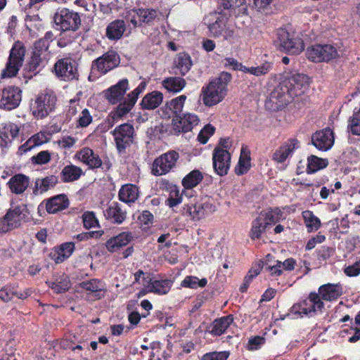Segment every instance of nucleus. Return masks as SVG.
Here are the masks:
<instances>
[{"label": "nucleus", "instance_id": "1", "mask_svg": "<svg viewBox=\"0 0 360 360\" xmlns=\"http://www.w3.org/2000/svg\"><path fill=\"white\" fill-rule=\"evenodd\" d=\"M230 79L229 74L222 73L202 88L201 96L205 105L211 107L222 101L227 91L226 82Z\"/></svg>", "mask_w": 360, "mask_h": 360}, {"label": "nucleus", "instance_id": "2", "mask_svg": "<svg viewBox=\"0 0 360 360\" xmlns=\"http://www.w3.org/2000/svg\"><path fill=\"white\" fill-rule=\"evenodd\" d=\"M280 82L285 86L288 92L293 98L303 94L309 88L311 83L309 77L304 74L297 72H285Z\"/></svg>", "mask_w": 360, "mask_h": 360}, {"label": "nucleus", "instance_id": "3", "mask_svg": "<svg viewBox=\"0 0 360 360\" xmlns=\"http://www.w3.org/2000/svg\"><path fill=\"white\" fill-rule=\"evenodd\" d=\"M26 51L25 46L22 42L17 41L14 43L10 51L6 67L1 73L3 78L13 77L17 75L22 66Z\"/></svg>", "mask_w": 360, "mask_h": 360}, {"label": "nucleus", "instance_id": "4", "mask_svg": "<svg viewBox=\"0 0 360 360\" xmlns=\"http://www.w3.org/2000/svg\"><path fill=\"white\" fill-rule=\"evenodd\" d=\"M292 96L281 82L273 89L265 101V108L269 111L285 108L292 101Z\"/></svg>", "mask_w": 360, "mask_h": 360}, {"label": "nucleus", "instance_id": "5", "mask_svg": "<svg viewBox=\"0 0 360 360\" xmlns=\"http://www.w3.org/2000/svg\"><path fill=\"white\" fill-rule=\"evenodd\" d=\"M57 98L52 91L39 94L32 106V115L37 119H43L56 108Z\"/></svg>", "mask_w": 360, "mask_h": 360}, {"label": "nucleus", "instance_id": "6", "mask_svg": "<svg viewBox=\"0 0 360 360\" xmlns=\"http://www.w3.org/2000/svg\"><path fill=\"white\" fill-rule=\"evenodd\" d=\"M53 20L58 29L62 31H75L81 25L79 14L65 8H60L55 13Z\"/></svg>", "mask_w": 360, "mask_h": 360}, {"label": "nucleus", "instance_id": "7", "mask_svg": "<svg viewBox=\"0 0 360 360\" xmlns=\"http://www.w3.org/2000/svg\"><path fill=\"white\" fill-rule=\"evenodd\" d=\"M279 46L284 51L291 55H299L304 49V41L294 32L281 30L278 34Z\"/></svg>", "mask_w": 360, "mask_h": 360}, {"label": "nucleus", "instance_id": "8", "mask_svg": "<svg viewBox=\"0 0 360 360\" xmlns=\"http://www.w3.org/2000/svg\"><path fill=\"white\" fill-rule=\"evenodd\" d=\"M142 88L138 86L127 95V98L120 103L117 108L110 113L108 117V122L110 127H112L117 120L124 117L129 113L134 106Z\"/></svg>", "mask_w": 360, "mask_h": 360}, {"label": "nucleus", "instance_id": "9", "mask_svg": "<svg viewBox=\"0 0 360 360\" xmlns=\"http://www.w3.org/2000/svg\"><path fill=\"white\" fill-rule=\"evenodd\" d=\"M179 158V153L174 150H171L161 155L153 163V174L161 176L167 174L175 167Z\"/></svg>", "mask_w": 360, "mask_h": 360}, {"label": "nucleus", "instance_id": "10", "mask_svg": "<svg viewBox=\"0 0 360 360\" xmlns=\"http://www.w3.org/2000/svg\"><path fill=\"white\" fill-rule=\"evenodd\" d=\"M22 100V91L14 86H8L0 89V108L13 110L17 108Z\"/></svg>", "mask_w": 360, "mask_h": 360}, {"label": "nucleus", "instance_id": "11", "mask_svg": "<svg viewBox=\"0 0 360 360\" xmlns=\"http://www.w3.org/2000/svg\"><path fill=\"white\" fill-rule=\"evenodd\" d=\"M157 16L156 11L152 9H132L127 12L125 18L134 27L141 26L143 23H148Z\"/></svg>", "mask_w": 360, "mask_h": 360}, {"label": "nucleus", "instance_id": "12", "mask_svg": "<svg viewBox=\"0 0 360 360\" xmlns=\"http://www.w3.org/2000/svg\"><path fill=\"white\" fill-rule=\"evenodd\" d=\"M231 155L226 149L216 147L213 153V166L217 173L221 176L227 174L230 167Z\"/></svg>", "mask_w": 360, "mask_h": 360}, {"label": "nucleus", "instance_id": "13", "mask_svg": "<svg viewBox=\"0 0 360 360\" xmlns=\"http://www.w3.org/2000/svg\"><path fill=\"white\" fill-rule=\"evenodd\" d=\"M209 30L214 37L223 40H231L235 37L233 27L224 19L216 20L209 26Z\"/></svg>", "mask_w": 360, "mask_h": 360}, {"label": "nucleus", "instance_id": "14", "mask_svg": "<svg viewBox=\"0 0 360 360\" xmlns=\"http://www.w3.org/2000/svg\"><path fill=\"white\" fill-rule=\"evenodd\" d=\"M120 63V57L115 51H108L97 58L93 68L102 74H105L117 67Z\"/></svg>", "mask_w": 360, "mask_h": 360}, {"label": "nucleus", "instance_id": "15", "mask_svg": "<svg viewBox=\"0 0 360 360\" xmlns=\"http://www.w3.org/2000/svg\"><path fill=\"white\" fill-rule=\"evenodd\" d=\"M315 172V156H309L307 161L300 162L298 166V175L300 178L297 179L300 184L307 186L312 185L313 174Z\"/></svg>", "mask_w": 360, "mask_h": 360}, {"label": "nucleus", "instance_id": "16", "mask_svg": "<svg viewBox=\"0 0 360 360\" xmlns=\"http://www.w3.org/2000/svg\"><path fill=\"white\" fill-rule=\"evenodd\" d=\"M54 70L56 74L64 79H72L77 74L76 63L69 58L58 60L54 65Z\"/></svg>", "mask_w": 360, "mask_h": 360}, {"label": "nucleus", "instance_id": "17", "mask_svg": "<svg viewBox=\"0 0 360 360\" xmlns=\"http://www.w3.org/2000/svg\"><path fill=\"white\" fill-rule=\"evenodd\" d=\"M186 99V96L181 95L167 102L160 109L162 117L166 119L177 117L183 111Z\"/></svg>", "mask_w": 360, "mask_h": 360}, {"label": "nucleus", "instance_id": "18", "mask_svg": "<svg viewBox=\"0 0 360 360\" xmlns=\"http://www.w3.org/2000/svg\"><path fill=\"white\" fill-rule=\"evenodd\" d=\"M21 211L19 207L9 210L4 217L0 219V233H6L20 225Z\"/></svg>", "mask_w": 360, "mask_h": 360}, {"label": "nucleus", "instance_id": "19", "mask_svg": "<svg viewBox=\"0 0 360 360\" xmlns=\"http://www.w3.org/2000/svg\"><path fill=\"white\" fill-rule=\"evenodd\" d=\"M129 82L124 79L103 91L105 98L112 104L120 101L128 90Z\"/></svg>", "mask_w": 360, "mask_h": 360}, {"label": "nucleus", "instance_id": "20", "mask_svg": "<svg viewBox=\"0 0 360 360\" xmlns=\"http://www.w3.org/2000/svg\"><path fill=\"white\" fill-rule=\"evenodd\" d=\"M113 134L117 148H124L133 141L134 128L129 124H123L114 130Z\"/></svg>", "mask_w": 360, "mask_h": 360}, {"label": "nucleus", "instance_id": "21", "mask_svg": "<svg viewBox=\"0 0 360 360\" xmlns=\"http://www.w3.org/2000/svg\"><path fill=\"white\" fill-rule=\"evenodd\" d=\"M335 142V134L330 127L316 131V149L322 151L330 150Z\"/></svg>", "mask_w": 360, "mask_h": 360}, {"label": "nucleus", "instance_id": "22", "mask_svg": "<svg viewBox=\"0 0 360 360\" xmlns=\"http://www.w3.org/2000/svg\"><path fill=\"white\" fill-rule=\"evenodd\" d=\"M343 293V288L340 283H327L319 287V295L326 301L337 300Z\"/></svg>", "mask_w": 360, "mask_h": 360}, {"label": "nucleus", "instance_id": "23", "mask_svg": "<svg viewBox=\"0 0 360 360\" xmlns=\"http://www.w3.org/2000/svg\"><path fill=\"white\" fill-rule=\"evenodd\" d=\"M174 129L176 132L189 131L197 126L199 123V119L197 115L191 113L185 114L183 117L173 120L172 121Z\"/></svg>", "mask_w": 360, "mask_h": 360}, {"label": "nucleus", "instance_id": "24", "mask_svg": "<svg viewBox=\"0 0 360 360\" xmlns=\"http://www.w3.org/2000/svg\"><path fill=\"white\" fill-rule=\"evenodd\" d=\"M51 135L45 131H39L32 136L23 145L18 148L19 154L22 155L32 148L47 143Z\"/></svg>", "mask_w": 360, "mask_h": 360}, {"label": "nucleus", "instance_id": "25", "mask_svg": "<svg viewBox=\"0 0 360 360\" xmlns=\"http://www.w3.org/2000/svg\"><path fill=\"white\" fill-rule=\"evenodd\" d=\"M76 158L91 168H98L102 164L99 156L95 154L89 148L82 149L76 154Z\"/></svg>", "mask_w": 360, "mask_h": 360}, {"label": "nucleus", "instance_id": "26", "mask_svg": "<svg viewBox=\"0 0 360 360\" xmlns=\"http://www.w3.org/2000/svg\"><path fill=\"white\" fill-rule=\"evenodd\" d=\"M297 144V141L296 140H289L274 153L272 159L278 163L285 162L296 148Z\"/></svg>", "mask_w": 360, "mask_h": 360}, {"label": "nucleus", "instance_id": "27", "mask_svg": "<svg viewBox=\"0 0 360 360\" xmlns=\"http://www.w3.org/2000/svg\"><path fill=\"white\" fill-rule=\"evenodd\" d=\"M75 245L72 243H66L61 245L59 248H55L51 252L49 256L56 263L63 262L68 258L72 253Z\"/></svg>", "mask_w": 360, "mask_h": 360}, {"label": "nucleus", "instance_id": "28", "mask_svg": "<svg viewBox=\"0 0 360 360\" xmlns=\"http://www.w3.org/2000/svg\"><path fill=\"white\" fill-rule=\"evenodd\" d=\"M29 184V178L21 174L13 176L8 181L9 188L15 194L22 193L27 188Z\"/></svg>", "mask_w": 360, "mask_h": 360}, {"label": "nucleus", "instance_id": "29", "mask_svg": "<svg viewBox=\"0 0 360 360\" xmlns=\"http://www.w3.org/2000/svg\"><path fill=\"white\" fill-rule=\"evenodd\" d=\"M339 56L337 49L331 44H316V57L320 61L329 62Z\"/></svg>", "mask_w": 360, "mask_h": 360}, {"label": "nucleus", "instance_id": "30", "mask_svg": "<svg viewBox=\"0 0 360 360\" xmlns=\"http://www.w3.org/2000/svg\"><path fill=\"white\" fill-rule=\"evenodd\" d=\"M126 30L124 20H116L110 22L106 28V36L109 39H120Z\"/></svg>", "mask_w": 360, "mask_h": 360}, {"label": "nucleus", "instance_id": "31", "mask_svg": "<svg viewBox=\"0 0 360 360\" xmlns=\"http://www.w3.org/2000/svg\"><path fill=\"white\" fill-rule=\"evenodd\" d=\"M68 206V200L64 195H56L49 199L46 203V209L50 214L61 211Z\"/></svg>", "mask_w": 360, "mask_h": 360}, {"label": "nucleus", "instance_id": "32", "mask_svg": "<svg viewBox=\"0 0 360 360\" xmlns=\"http://www.w3.org/2000/svg\"><path fill=\"white\" fill-rule=\"evenodd\" d=\"M131 236L129 233H122L118 236L109 239L106 242V248L108 251L114 252L123 246L127 245L131 240Z\"/></svg>", "mask_w": 360, "mask_h": 360}, {"label": "nucleus", "instance_id": "33", "mask_svg": "<svg viewBox=\"0 0 360 360\" xmlns=\"http://www.w3.org/2000/svg\"><path fill=\"white\" fill-rule=\"evenodd\" d=\"M163 100V95L159 91H153L146 95L141 103L143 109L152 110L158 107Z\"/></svg>", "mask_w": 360, "mask_h": 360}, {"label": "nucleus", "instance_id": "34", "mask_svg": "<svg viewBox=\"0 0 360 360\" xmlns=\"http://www.w3.org/2000/svg\"><path fill=\"white\" fill-rule=\"evenodd\" d=\"M283 214L279 208L267 209L260 212L259 217L265 224L272 226L282 218Z\"/></svg>", "mask_w": 360, "mask_h": 360}, {"label": "nucleus", "instance_id": "35", "mask_svg": "<svg viewBox=\"0 0 360 360\" xmlns=\"http://www.w3.org/2000/svg\"><path fill=\"white\" fill-rule=\"evenodd\" d=\"M138 188L132 184H126L122 186L119 192L120 199L125 202H134L139 197Z\"/></svg>", "mask_w": 360, "mask_h": 360}, {"label": "nucleus", "instance_id": "36", "mask_svg": "<svg viewBox=\"0 0 360 360\" xmlns=\"http://www.w3.org/2000/svg\"><path fill=\"white\" fill-rule=\"evenodd\" d=\"M186 80L179 77H170L162 81V86L172 93H178L186 86Z\"/></svg>", "mask_w": 360, "mask_h": 360}, {"label": "nucleus", "instance_id": "37", "mask_svg": "<svg viewBox=\"0 0 360 360\" xmlns=\"http://www.w3.org/2000/svg\"><path fill=\"white\" fill-rule=\"evenodd\" d=\"M315 307V295L311 293L307 300L294 304L292 307V311L295 314H307L314 310Z\"/></svg>", "mask_w": 360, "mask_h": 360}, {"label": "nucleus", "instance_id": "38", "mask_svg": "<svg viewBox=\"0 0 360 360\" xmlns=\"http://www.w3.org/2000/svg\"><path fill=\"white\" fill-rule=\"evenodd\" d=\"M80 285L84 290L96 293L98 298L103 297L105 292V285L99 280L92 279L84 281L80 283Z\"/></svg>", "mask_w": 360, "mask_h": 360}, {"label": "nucleus", "instance_id": "39", "mask_svg": "<svg viewBox=\"0 0 360 360\" xmlns=\"http://www.w3.org/2000/svg\"><path fill=\"white\" fill-rule=\"evenodd\" d=\"M172 287V281L169 280L154 281L149 282L147 288L149 292L160 295L167 294Z\"/></svg>", "mask_w": 360, "mask_h": 360}, {"label": "nucleus", "instance_id": "40", "mask_svg": "<svg viewBox=\"0 0 360 360\" xmlns=\"http://www.w3.org/2000/svg\"><path fill=\"white\" fill-rule=\"evenodd\" d=\"M231 316H224L215 320L212 324L210 333L214 335H220L225 332L227 328L233 322Z\"/></svg>", "mask_w": 360, "mask_h": 360}, {"label": "nucleus", "instance_id": "41", "mask_svg": "<svg viewBox=\"0 0 360 360\" xmlns=\"http://www.w3.org/2000/svg\"><path fill=\"white\" fill-rule=\"evenodd\" d=\"M82 173V169L75 165L65 166L62 170L63 180L65 182L73 181L79 179Z\"/></svg>", "mask_w": 360, "mask_h": 360}, {"label": "nucleus", "instance_id": "42", "mask_svg": "<svg viewBox=\"0 0 360 360\" xmlns=\"http://www.w3.org/2000/svg\"><path fill=\"white\" fill-rule=\"evenodd\" d=\"M108 218L116 223H122L125 219V213L122 212L117 203L111 204L106 210Z\"/></svg>", "mask_w": 360, "mask_h": 360}, {"label": "nucleus", "instance_id": "43", "mask_svg": "<svg viewBox=\"0 0 360 360\" xmlns=\"http://www.w3.org/2000/svg\"><path fill=\"white\" fill-rule=\"evenodd\" d=\"M202 179L201 173L198 170H193L184 178L182 184L186 188H192L198 185Z\"/></svg>", "mask_w": 360, "mask_h": 360}, {"label": "nucleus", "instance_id": "44", "mask_svg": "<svg viewBox=\"0 0 360 360\" xmlns=\"http://www.w3.org/2000/svg\"><path fill=\"white\" fill-rule=\"evenodd\" d=\"M71 283L70 279L67 276H62L53 282L50 287L54 292L57 293H63L68 290L70 288Z\"/></svg>", "mask_w": 360, "mask_h": 360}, {"label": "nucleus", "instance_id": "45", "mask_svg": "<svg viewBox=\"0 0 360 360\" xmlns=\"http://www.w3.org/2000/svg\"><path fill=\"white\" fill-rule=\"evenodd\" d=\"M207 284L205 278L198 279L195 276H186L181 282V286L184 288H189L195 289L198 287L203 288Z\"/></svg>", "mask_w": 360, "mask_h": 360}, {"label": "nucleus", "instance_id": "46", "mask_svg": "<svg viewBox=\"0 0 360 360\" xmlns=\"http://www.w3.org/2000/svg\"><path fill=\"white\" fill-rule=\"evenodd\" d=\"M191 61L190 57L186 54H179L176 64V67L179 70L180 74L184 75L188 72L191 67Z\"/></svg>", "mask_w": 360, "mask_h": 360}, {"label": "nucleus", "instance_id": "47", "mask_svg": "<svg viewBox=\"0 0 360 360\" xmlns=\"http://www.w3.org/2000/svg\"><path fill=\"white\" fill-rule=\"evenodd\" d=\"M268 225L260 220L259 217L255 219V224L251 229L250 236L252 239L259 238L261 235L266 231Z\"/></svg>", "mask_w": 360, "mask_h": 360}, {"label": "nucleus", "instance_id": "48", "mask_svg": "<svg viewBox=\"0 0 360 360\" xmlns=\"http://www.w3.org/2000/svg\"><path fill=\"white\" fill-rule=\"evenodd\" d=\"M250 167V156L241 152L240 157L238 162V165L236 168V172L238 174H243L245 173Z\"/></svg>", "mask_w": 360, "mask_h": 360}, {"label": "nucleus", "instance_id": "49", "mask_svg": "<svg viewBox=\"0 0 360 360\" xmlns=\"http://www.w3.org/2000/svg\"><path fill=\"white\" fill-rule=\"evenodd\" d=\"M57 182L56 176H51L36 181V187L40 192L46 191Z\"/></svg>", "mask_w": 360, "mask_h": 360}, {"label": "nucleus", "instance_id": "50", "mask_svg": "<svg viewBox=\"0 0 360 360\" xmlns=\"http://www.w3.org/2000/svg\"><path fill=\"white\" fill-rule=\"evenodd\" d=\"M181 201V194L180 193L179 189L176 186L171 187L169 191V195L167 199L168 205L169 207H174L179 204Z\"/></svg>", "mask_w": 360, "mask_h": 360}, {"label": "nucleus", "instance_id": "51", "mask_svg": "<svg viewBox=\"0 0 360 360\" xmlns=\"http://www.w3.org/2000/svg\"><path fill=\"white\" fill-rule=\"evenodd\" d=\"M187 212L193 219H199L204 215V208L202 204H193L188 207Z\"/></svg>", "mask_w": 360, "mask_h": 360}, {"label": "nucleus", "instance_id": "52", "mask_svg": "<svg viewBox=\"0 0 360 360\" xmlns=\"http://www.w3.org/2000/svg\"><path fill=\"white\" fill-rule=\"evenodd\" d=\"M214 132V127L210 124L206 125L199 133L198 140L202 143H205L208 139Z\"/></svg>", "mask_w": 360, "mask_h": 360}, {"label": "nucleus", "instance_id": "53", "mask_svg": "<svg viewBox=\"0 0 360 360\" xmlns=\"http://www.w3.org/2000/svg\"><path fill=\"white\" fill-rule=\"evenodd\" d=\"M51 160V154L47 150L39 152L32 158V162L34 164L42 165L49 162Z\"/></svg>", "mask_w": 360, "mask_h": 360}, {"label": "nucleus", "instance_id": "54", "mask_svg": "<svg viewBox=\"0 0 360 360\" xmlns=\"http://www.w3.org/2000/svg\"><path fill=\"white\" fill-rule=\"evenodd\" d=\"M84 225L87 229L95 227L98 225V221L96 219L94 213L86 212L83 214Z\"/></svg>", "mask_w": 360, "mask_h": 360}, {"label": "nucleus", "instance_id": "55", "mask_svg": "<svg viewBox=\"0 0 360 360\" xmlns=\"http://www.w3.org/2000/svg\"><path fill=\"white\" fill-rule=\"evenodd\" d=\"M49 46V41L46 39H40L34 44V51L33 53H40L41 56L43 53L47 51Z\"/></svg>", "mask_w": 360, "mask_h": 360}, {"label": "nucleus", "instance_id": "56", "mask_svg": "<svg viewBox=\"0 0 360 360\" xmlns=\"http://www.w3.org/2000/svg\"><path fill=\"white\" fill-rule=\"evenodd\" d=\"M92 121V117L89 114L87 109H83L82 110V115L79 117L78 120V126L81 127H87Z\"/></svg>", "mask_w": 360, "mask_h": 360}, {"label": "nucleus", "instance_id": "57", "mask_svg": "<svg viewBox=\"0 0 360 360\" xmlns=\"http://www.w3.org/2000/svg\"><path fill=\"white\" fill-rule=\"evenodd\" d=\"M42 61V58L40 53H32L30 60L28 63L30 70H35Z\"/></svg>", "mask_w": 360, "mask_h": 360}, {"label": "nucleus", "instance_id": "58", "mask_svg": "<svg viewBox=\"0 0 360 360\" xmlns=\"http://www.w3.org/2000/svg\"><path fill=\"white\" fill-rule=\"evenodd\" d=\"M228 356L227 352H211L205 354L201 360H226Z\"/></svg>", "mask_w": 360, "mask_h": 360}, {"label": "nucleus", "instance_id": "59", "mask_svg": "<svg viewBox=\"0 0 360 360\" xmlns=\"http://www.w3.org/2000/svg\"><path fill=\"white\" fill-rule=\"evenodd\" d=\"M304 223L309 232H311L314 226V216L311 211H304L302 213Z\"/></svg>", "mask_w": 360, "mask_h": 360}, {"label": "nucleus", "instance_id": "60", "mask_svg": "<svg viewBox=\"0 0 360 360\" xmlns=\"http://www.w3.org/2000/svg\"><path fill=\"white\" fill-rule=\"evenodd\" d=\"M345 273L348 276H356L360 274V260L352 265H349L345 269Z\"/></svg>", "mask_w": 360, "mask_h": 360}, {"label": "nucleus", "instance_id": "61", "mask_svg": "<svg viewBox=\"0 0 360 360\" xmlns=\"http://www.w3.org/2000/svg\"><path fill=\"white\" fill-rule=\"evenodd\" d=\"M270 66L268 65H262L258 67L250 68L249 69H247V71L253 75L260 76L266 74Z\"/></svg>", "mask_w": 360, "mask_h": 360}, {"label": "nucleus", "instance_id": "62", "mask_svg": "<svg viewBox=\"0 0 360 360\" xmlns=\"http://www.w3.org/2000/svg\"><path fill=\"white\" fill-rule=\"evenodd\" d=\"M264 343V338L261 336H256L250 339L248 345L249 350L257 349L261 345Z\"/></svg>", "mask_w": 360, "mask_h": 360}, {"label": "nucleus", "instance_id": "63", "mask_svg": "<svg viewBox=\"0 0 360 360\" xmlns=\"http://www.w3.org/2000/svg\"><path fill=\"white\" fill-rule=\"evenodd\" d=\"M2 131L4 132V134L8 135L13 140L18 135L19 128L17 125L11 124L4 127Z\"/></svg>", "mask_w": 360, "mask_h": 360}, {"label": "nucleus", "instance_id": "64", "mask_svg": "<svg viewBox=\"0 0 360 360\" xmlns=\"http://www.w3.org/2000/svg\"><path fill=\"white\" fill-rule=\"evenodd\" d=\"M153 219V216L148 211H144L139 216V220L141 226H148L150 224H152Z\"/></svg>", "mask_w": 360, "mask_h": 360}]
</instances>
